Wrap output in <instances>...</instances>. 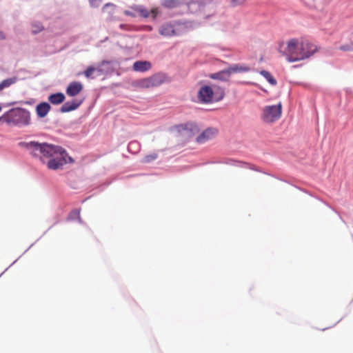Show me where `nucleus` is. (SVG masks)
I'll list each match as a JSON object with an SVG mask.
<instances>
[{
  "mask_svg": "<svg viewBox=\"0 0 353 353\" xmlns=\"http://www.w3.org/2000/svg\"><path fill=\"white\" fill-rule=\"evenodd\" d=\"M43 30V26L40 22H34L32 24V32L37 34Z\"/></svg>",
  "mask_w": 353,
  "mask_h": 353,
  "instance_id": "412c9836",
  "label": "nucleus"
},
{
  "mask_svg": "<svg viewBox=\"0 0 353 353\" xmlns=\"http://www.w3.org/2000/svg\"><path fill=\"white\" fill-rule=\"evenodd\" d=\"M224 94V90L218 86L204 85L199 91L198 99L201 103H209L221 101Z\"/></svg>",
  "mask_w": 353,
  "mask_h": 353,
  "instance_id": "7ed1b4c3",
  "label": "nucleus"
},
{
  "mask_svg": "<svg viewBox=\"0 0 353 353\" xmlns=\"http://www.w3.org/2000/svg\"><path fill=\"white\" fill-rule=\"evenodd\" d=\"M339 49L344 52L351 51L353 50V43L342 45L340 46Z\"/></svg>",
  "mask_w": 353,
  "mask_h": 353,
  "instance_id": "5701e85b",
  "label": "nucleus"
},
{
  "mask_svg": "<svg viewBox=\"0 0 353 353\" xmlns=\"http://www.w3.org/2000/svg\"><path fill=\"white\" fill-rule=\"evenodd\" d=\"M8 124L27 125L30 123V114L25 109L11 110L3 116Z\"/></svg>",
  "mask_w": 353,
  "mask_h": 353,
  "instance_id": "20e7f679",
  "label": "nucleus"
},
{
  "mask_svg": "<svg viewBox=\"0 0 353 353\" xmlns=\"http://www.w3.org/2000/svg\"><path fill=\"white\" fill-rule=\"evenodd\" d=\"M6 37H5L4 34L1 31H0V40L4 39Z\"/></svg>",
  "mask_w": 353,
  "mask_h": 353,
  "instance_id": "c85d7f7f",
  "label": "nucleus"
},
{
  "mask_svg": "<svg viewBox=\"0 0 353 353\" xmlns=\"http://www.w3.org/2000/svg\"><path fill=\"white\" fill-rule=\"evenodd\" d=\"M152 64L148 61H135L132 65V69L135 72H146L150 70Z\"/></svg>",
  "mask_w": 353,
  "mask_h": 353,
  "instance_id": "9d476101",
  "label": "nucleus"
},
{
  "mask_svg": "<svg viewBox=\"0 0 353 353\" xmlns=\"http://www.w3.org/2000/svg\"><path fill=\"white\" fill-rule=\"evenodd\" d=\"M105 63H107L106 61H102V64H104Z\"/></svg>",
  "mask_w": 353,
  "mask_h": 353,
  "instance_id": "c756f323",
  "label": "nucleus"
},
{
  "mask_svg": "<svg viewBox=\"0 0 353 353\" xmlns=\"http://www.w3.org/2000/svg\"><path fill=\"white\" fill-rule=\"evenodd\" d=\"M260 74L272 85H275L276 84V79L272 76V74L266 71L261 70Z\"/></svg>",
  "mask_w": 353,
  "mask_h": 353,
  "instance_id": "a211bd4d",
  "label": "nucleus"
},
{
  "mask_svg": "<svg viewBox=\"0 0 353 353\" xmlns=\"http://www.w3.org/2000/svg\"><path fill=\"white\" fill-rule=\"evenodd\" d=\"M281 103L272 105H266L263 109L261 119L265 123H272L281 118Z\"/></svg>",
  "mask_w": 353,
  "mask_h": 353,
  "instance_id": "39448f33",
  "label": "nucleus"
},
{
  "mask_svg": "<svg viewBox=\"0 0 353 353\" xmlns=\"http://www.w3.org/2000/svg\"><path fill=\"white\" fill-rule=\"evenodd\" d=\"M95 72H99V74L101 73V69L100 68H94V67H88L85 71H84V75L87 77V78H90V77H92V74Z\"/></svg>",
  "mask_w": 353,
  "mask_h": 353,
  "instance_id": "6ab92c4d",
  "label": "nucleus"
},
{
  "mask_svg": "<svg viewBox=\"0 0 353 353\" xmlns=\"http://www.w3.org/2000/svg\"><path fill=\"white\" fill-rule=\"evenodd\" d=\"M181 4V0H163L161 3L162 6L168 9L178 8Z\"/></svg>",
  "mask_w": 353,
  "mask_h": 353,
  "instance_id": "f3484780",
  "label": "nucleus"
},
{
  "mask_svg": "<svg viewBox=\"0 0 353 353\" xmlns=\"http://www.w3.org/2000/svg\"><path fill=\"white\" fill-rule=\"evenodd\" d=\"M250 68L245 64L235 63L232 64L227 68L228 73L231 75L235 73H245L248 72Z\"/></svg>",
  "mask_w": 353,
  "mask_h": 353,
  "instance_id": "6e6552de",
  "label": "nucleus"
},
{
  "mask_svg": "<svg viewBox=\"0 0 353 353\" xmlns=\"http://www.w3.org/2000/svg\"><path fill=\"white\" fill-rule=\"evenodd\" d=\"M114 8L115 6L113 3H108L103 6L102 10L103 12H108V9H110V10L109 11V13H110L112 11L114 10Z\"/></svg>",
  "mask_w": 353,
  "mask_h": 353,
  "instance_id": "b1692460",
  "label": "nucleus"
},
{
  "mask_svg": "<svg viewBox=\"0 0 353 353\" xmlns=\"http://www.w3.org/2000/svg\"><path fill=\"white\" fill-rule=\"evenodd\" d=\"M102 0H89L90 4L92 7H98L101 4Z\"/></svg>",
  "mask_w": 353,
  "mask_h": 353,
  "instance_id": "a878e982",
  "label": "nucleus"
},
{
  "mask_svg": "<svg viewBox=\"0 0 353 353\" xmlns=\"http://www.w3.org/2000/svg\"><path fill=\"white\" fill-rule=\"evenodd\" d=\"M19 145L27 150L31 155L39 158L43 163L48 160L47 167L50 170L59 169L67 163V154L59 146L37 141H22Z\"/></svg>",
  "mask_w": 353,
  "mask_h": 353,
  "instance_id": "f257e3e1",
  "label": "nucleus"
},
{
  "mask_svg": "<svg viewBox=\"0 0 353 353\" xmlns=\"http://www.w3.org/2000/svg\"><path fill=\"white\" fill-rule=\"evenodd\" d=\"M157 157H158V155L157 153L150 154L145 155L142 159L141 161L144 163H150V162L154 161L155 159H157Z\"/></svg>",
  "mask_w": 353,
  "mask_h": 353,
  "instance_id": "4be33fe9",
  "label": "nucleus"
},
{
  "mask_svg": "<svg viewBox=\"0 0 353 353\" xmlns=\"http://www.w3.org/2000/svg\"><path fill=\"white\" fill-rule=\"evenodd\" d=\"M247 0H231L232 3L234 6L241 5L245 3Z\"/></svg>",
  "mask_w": 353,
  "mask_h": 353,
  "instance_id": "bb28decb",
  "label": "nucleus"
},
{
  "mask_svg": "<svg viewBox=\"0 0 353 353\" xmlns=\"http://www.w3.org/2000/svg\"><path fill=\"white\" fill-rule=\"evenodd\" d=\"M133 9L137 12H139V14L144 18L149 17L150 14H152V17L155 19L157 15V9H152L150 11L142 8H133Z\"/></svg>",
  "mask_w": 353,
  "mask_h": 353,
  "instance_id": "4468645a",
  "label": "nucleus"
},
{
  "mask_svg": "<svg viewBox=\"0 0 353 353\" xmlns=\"http://www.w3.org/2000/svg\"><path fill=\"white\" fill-rule=\"evenodd\" d=\"M65 100V96L61 92L50 94L48 97V101L54 105H58L63 102Z\"/></svg>",
  "mask_w": 353,
  "mask_h": 353,
  "instance_id": "2eb2a0df",
  "label": "nucleus"
},
{
  "mask_svg": "<svg viewBox=\"0 0 353 353\" xmlns=\"http://www.w3.org/2000/svg\"><path fill=\"white\" fill-rule=\"evenodd\" d=\"M119 28L125 31H130L132 30V26L128 24H120Z\"/></svg>",
  "mask_w": 353,
  "mask_h": 353,
  "instance_id": "393cba45",
  "label": "nucleus"
},
{
  "mask_svg": "<svg viewBox=\"0 0 353 353\" xmlns=\"http://www.w3.org/2000/svg\"><path fill=\"white\" fill-rule=\"evenodd\" d=\"M82 89L83 85L80 82L73 81L68 85L66 94L70 97H75L81 92Z\"/></svg>",
  "mask_w": 353,
  "mask_h": 353,
  "instance_id": "1a4fd4ad",
  "label": "nucleus"
},
{
  "mask_svg": "<svg viewBox=\"0 0 353 353\" xmlns=\"http://www.w3.org/2000/svg\"><path fill=\"white\" fill-rule=\"evenodd\" d=\"M168 81H169V79L166 74L164 73H157L149 77L141 79L139 81V85L142 88H150L159 86Z\"/></svg>",
  "mask_w": 353,
  "mask_h": 353,
  "instance_id": "423d86ee",
  "label": "nucleus"
},
{
  "mask_svg": "<svg viewBox=\"0 0 353 353\" xmlns=\"http://www.w3.org/2000/svg\"><path fill=\"white\" fill-rule=\"evenodd\" d=\"M230 77V75L228 73L227 69L223 70L210 75V78L212 79H219L223 81H228Z\"/></svg>",
  "mask_w": 353,
  "mask_h": 353,
  "instance_id": "dca6fc26",
  "label": "nucleus"
},
{
  "mask_svg": "<svg viewBox=\"0 0 353 353\" xmlns=\"http://www.w3.org/2000/svg\"><path fill=\"white\" fill-rule=\"evenodd\" d=\"M289 62H296L309 59L319 50V48L309 40L300 38H293L285 43H281L279 47Z\"/></svg>",
  "mask_w": 353,
  "mask_h": 353,
  "instance_id": "f03ea898",
  "label": "nucleus"
},
{
  "mask_svg": "<svg viewBox=\"0 0 353 353\" xmlns=\"http://www.w3.org/2000/svg\"><path fill=\"white\" fill-rule=\"evenodd\" d=\"M81 101L77 100H73L72 101L65 102L61 108L62 112H68L76 110L81 105Z\"/></svg>",
  "mask_w": 353,
  "mask_h": 353,
  "instance_id": "f8f14e48",
  "label": "nucleus"
},
{
  "mask_svg": "<svg viewBox=\"0 0 353 353\" xmlns=\"http://www.w3.org/2000/svg\"><path fill=\"white\" fill-rule=\"evenodd\" d=\"M50 108H51V107L48 103L43 102V103H39L37 106L36 112H37V115L39 117L43 118V117H45L48 114V113L50 110Z\"/></svg>",
  "mask_w": 353,
  "mask_h": 353,
  "instance_id": "ddd939ff",
  "label": "nucleus"
},
{
  "mask_svg": "<svg viewBox=\"0 0 353 353\" xmlns=\"http://www.w3.org/2000/svg\"><path fill=\"white\" fill-rule=\"evenodd\" d=\"M123 13H124V14H125V15H126V16H130V17H135V14H134L133 12H130V11H129V10H125V11L123 12Z\"/></svg>",
  "mask_w": 353,
  "mask_h": 353,
  "instance_id": "cd10ccee",
  "label": "nucleus"
},
{
  "mask_svg": "<svg viewBox=\"0 0 353 353\" xmlns=\"http://www.w3.org/2000/svg\"><path fill=\"white\" fill-rule=\"evenodd\" d=\"M159 33L164 37H172L176 34L174 26L170 23L161 26L159 28Z\"/></svg>",
  "mask_w": 353,
  "mask_h": 353,
  "instance_id": "9b49d317",
  "label": "nucleus"
},
{
  "mask_svg": "<svg viewBox=\"0 0 353 353\" xmlns=\"http://www.w3.org/2000/svg\"><path fill=\"white\" fill-rule=\"evenodd\" d=\"M218 134L217 129L214 128H209L202 132L196 139L198 143H204L206 141L213 139Z\"/></svg>",
  "mask_w": 353,
  "mask_h": 353,
  "instance_id": "0eeeda50",
  "label": "nucleus"
},
{
  "mask_svg": "<svg viewBox=\"0 0 353 353\" xmlns=\"http://www.w3.org/2000/svg\"><path fill=\"white\" fill-rule=\"evenodd\" d=\"M15 81V78H10L3 80L1 83H0V91L3 88L9 87L12 84L14 83Z\"/></svg>",
  "mask_w": 353,
  "mask_h": 353,
  "instance_id": "aec40b11",
  "label": "nucleus"
}]
</instances>
